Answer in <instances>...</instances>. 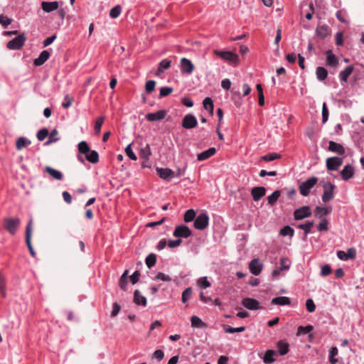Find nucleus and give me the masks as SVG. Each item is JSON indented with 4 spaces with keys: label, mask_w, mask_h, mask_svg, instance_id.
Segmentation results:
<instances>
[{
    "label": "nucleus",
    "mask_w": 364,
    "mask_h": 364,
    "mask_svg": "<svg viewBox=\"0 0 364 364\" xmlns=\"http://www.w3.org/2000/svg\"><path fill=\"white\" fill-rule=\"evenodd\" d=\"M134 301L137 305H146V299L141 295V292L139 290H136L134 294Z\"/></svg>",
    "instance_id": "bb28decb"
},
{
    "label": "nucleus",
    "mask_w": 364,
    "mask_h": 364,
    "mask_svg": "<svg viewBox=\"0 0 364 364\" xmlns=\"http://www.w3.org/2000/svg\"><path fill=\"white\" fill-rule=\"evenodd\" d=\"M59 7V4L58 1H43L41 3L42 9L47 13L51 12L58 9Z\"/></svg>",
    "instance_id": "412c9836"
},
{
    "label": "nucleus",
    "mask_w": 364,
    "mask_h": 364,
    "mask_svg": "<svg viewBox=\"0 0 364 364\" xmlns=\"http://www.w3.org/2000/svg\"><path fill=\"white\" fill-rule=\"evenodd\" d=\"M122 8L119 5L115 6L109 11V16L112 18H117L121 14Z\"/></svg>",
    "instance_id": "49530a36"
},
{
    "label": "nucleus",
    "mask_w": 364,
    "mask_h": 364,
    "mask_svg": "<svg viewBox=\"0 0 364 364\" xmlns=\"http://www.w3.org/2000/svg\"><path fill=\"white\" fill-rule=\"evenodd\" d=\"M224 331L225 333H241L243 332L245 330V326L237 327V328H233L229 326H223Z\"/></svg>",
    "instance_id": "ea45409f"
},
{
    "label": "nucleus",
    "mask_w": 364,
    "mask_h": 364,
    "mask_svg": "<svg viewBox=\"0 0 364 364\" xmlns=\"http://www.w3.org/2000/svg\"><path fill=\"white\" fill-rule=\"evenodd\" d=\"M12 20L7 16L1 14L0 15V24H1L4 27H7L11 23Z\"/></svg>",
    "instance_id": "052dcab7"
},
{
    "label": "nucleus",
    "mask_w": 364,
    "mask_h": 364,
    "mask_svg": "<svg viewBox=\"0 0 364 364\" xmlns=\"http://www.w3.org/2000/svg\"><path fill=\"white\" fill-rule=\"evenodd\" d=\"M26 40V38L25 34L21 33L17 37L9 41L6 44V47L10 50H19L23 46Z\"/></svg>",
    "instance_id": "39448f33"
},
{
    "label": "nucleus",
    "mask_w": 364,
    "mask_h": 364,
    "mask_svg": "<svg viewBox=\"0 0 364 364\" xmlns=\"http://www.w3.org/2000/svg\"><path fill=\"white\" fill-rule=\"evenodd\" d=\"M341 175L344 181H348L354 175V168L352 165H346L341 171Z\"/></svg>",
    "instance_id": "aec40b11"
},
{
    "label": "nucleus",
    "mask_w": 364,
    "mask_h": 364,
    "mask_svg": "<svg viewBox=\"0 0 364 364\" xmlns=\"http://www.w3.org/2000/svg\"><path fill=\"white\" fill-rule=\"evenodd\" d=\"M281 156L277 153H270L262 156V159L265 161H272L280 159Z\"/></svg>",
    "instance_id": "a18cd8bd"
},
{
    "label": "nucleus",
    "mask_w": 364,
    "mask_h": 364,
    "mask_svg": "<svg viewBox=\"0 0 364 364\" xmlns=\"http://www.w3.org/2000/svg\"><path fill=\"white\" fill-rule=\"evenodd\" d=\"M249 269L252 274L257 276L261 273L262 264L259 262L258 259H254L250 262Z\"/></svg>",
    "instance_id": "dca6fc26"
},
{
    "label": "nucleus",
    "mask_w": 364,
    "mask_h": 364,
    "mask_svg": "<svg viewBox=\"0 0 364 364\" xmlns=\"http://www.w3.org/2000/svg\"><path fill=\"white\" fill-rule=\"evenodd\" d=\"M281 270H288L289 269V262L287 258L282 257L280 259V267Z\"/></svg>",
    "instance_id": "bf43d9fd"
},
{
    "label": "nucleus",
    "mask_w": 364,
    "mask_h": 364,
    "mask_svg": "<svg viewBox=\"0 0 364 364\" xmlns=\"http://www.w3.org/2000/svg\"><path fill=\"white\" fill-rule=\"evenodd\" d=\"M323 188V193L322 195V200L324 203L328 202L333 198V192L336 188L335 185L329 183L322 181Z\"/></svg>",
    "instance_id": "423d86ee"
},
{
    "label": "nucleus",
    "mask_w": 364,
    "mask_h": 364,
    "mask_svg": "<svg viewBox=\"0 0 364 364\" xmlns=\"http://www.w3.org/2000/svg\"><path fill=\"white\" fill-rule=\"evenodd\" d=\"M242 305L249 310H257L261 309L259 303L255 299L245 298L242 301Z\"/></svg>",
    "instance_id": "4468645a"
},
{
    "label": "nucleus",
    "mask_w": 364,
    "mask_h": 364,
    "mask_svg": "<svg viewBox=\"0 0 364 364\" xmlns=\"http://www.w3.org/2000/svg\"><path fill=\"white\" fill-rule=\"evenodd\" d=\"M197 283L198 286L204 289L210 286V283L208 281V279L205 277L200 278Z\"/></svg>",
    "instance_id": "4d7b16f0"
},
{
    "label": "nucleus",
    "mask_w": 364,
    "mask_h": 364,
    "mask_svg": "<svg viewBox=\"0 0 364 364\" xmlns=\"http://www.w3.org/2000/svg\"><path fill=\"white\" fill-rule=\"evenodd\" d=\"M265 193L266 189L262 186L255 187L251 191L252 198L255 201L259 200L265 195Z\"/></svg>",
    "instance_id": "a211bd4d"
},
{
    "label": "nucleus",
    "mask_w": 364,
    "mask_h": 364,
    "mask_svg": "<svg viewBox=\"0 0 364 364\" xmlns=\"http://www.w3.org/2000/svg\"><path fill=\"white\" fill-rule=\"evenodd\" d=\"M354 70V67L353 65L347 66L344 70L341 71L339 74V77L341 80L343 82H347L348 77L351 75Z\"/></svg>",
    "instance_id": "cd10ccee"
},
{
    "label": "nucleus",
    "mask_w": 364,
    "mask_h": 364,
    "mask_svg": "<svg viewBox=\"0 0 364 364\" xmlns=\"http://www.w3.org/2000/svg\"><path fill=\"white\" fill-rule=\"evenodd\" d=\"M272 304L274 305H289L291 304L290 299L287 296H278L272 299Z\"/></svg>",
    "instance_id": "393cba45"
},
{
    "label": "nucleus",
    "mask_w": 364,
    "mask_h": 364,
    "mask_svg": "<svg viewBox=\"0 0 364 364\" xmlns=\"http://www.w3.org/2000/svg\"><path fill=\"white\" fill-rule=\"evenodd\" d=\"M277 348H278V351L280 353V355H285L289 351V344L282 341H279L277 343Z\"/></svg>",
    "instance_id": "473e14b6"
},
{
    "label": "nucleus",
    "mask_w": 364,
    "mask_h": 364,
    "mask_svg": "<svg viewBox=\"0 0 364 364\" xmlns=\"http://www.w3.org/2000/svg\"><path fill=\"white\" fill-rule=\"evenodd\" d=\"M58 134V132L56 129H54L51 131L48 139L45 142V146H48L51 144L52 143L56 142L59 140V139L57 137V135Z\"/></svg>",
    "instance_id": "72a5a7b5"
},
{
    "label": "nucleus",
    "mask_w": 364,
    "mask_h": 364,
    "mask_svg": "<svg viewBox=\"0 0 364 364\" xmlns=\"http://www.w3.org/2000/svg\"><path fill=\"white\" fill-rule=\"evenodd\" d=\"M313 330V326L311 325L306 326H300L298 327L296 336H301L302 334H306L310 333Z\"/></svg>",
    "instance_id": "37998d69"
},
{
    "label": "nucleus",
    "mask_w": 364,
    "mask_h": 364,
    "mask_svg": "<svg viewBox=\"0 0 364 364\" xmlns=\"http://www.w3.org/2000/svg\"><path fill=\"white\" fill-rule=\"evenodd\" d=\"M50 55V54L48 50H45L42 51L40 53L39 56L34 60L33 64L36 66L42 65L49 58Z\"/></svg>",
    "instance_id": "4be33fe9"
},
{
    "label": "nucleus",
    "mask_w": 364,
    "mask_h": 364,
    "mask_svg": "<svg viewBox=\"0 0 364 364\" xmlns=\"http://www.w3.org/2000/svg\"><path fill=\"white\" fill-rule=\"evenodd\" d=\"M281 196V191L277 190L274 191L270 196L267 197L268 203L274 205Z\"/></svg>",
    "instance_id": "f704fd0d"
},
{
    "label": "nucleus",
    "mask_w": 364,
    "mask_h": 364,
    "mask_svg": "<svg viewBox=\"0 0 364 364\" xmlns=\"http://www.w3.org/2000/svg\"><path fill=\"white\" fill-rule=\"evenodd\" d=\"M208 215L206 213H201L196 217L193 225L196 229L203 230L208 227Z\"/></svg>",
    "instance_id": "6e6552de"
},
{
    "label": "nucleus",
    "mask_w": 364,
    "mask_h": 364,
    "mask_svg": "<svg viewBox=\"0 0 364 364\" xmlns=\"http://www.w3.org/2000/svg\"><path fill=\"white\" fill-rule=\"evenodd\" d=\"M180 67L181 73L187 75L191 74L195 68L193 63L186 58H182L181 59Z\"/></svg>",
    "instance_id": "9b49d317"
},
{
    "label": "nucleus",
    "mask_w": 364,
    "mask_h": 364,
    "mask_svg": "<svg viewBox=\"0 0 364 364\" xmlns=\"http://www.w3.org/2000/svg\"><path fill=\"white\" fill-rule=\"evenodd\" d=\"M31 141L25 137L21 136L16 141V147L17 150H21L31 144Z\"/></svg>",
    "instance_id": "a878e982"
},
{
    "label": "nucleus",
    "mask_w": 364,
    "mask_h": 364,
    "mask_svg": "<svg viewBox=\"0 0 364 364\" xmlns=\"http://www.w3.org/2000/svg\"><path fill=\"white\" fill-rule=\"evenodd\" d=\"M314 222L313 221H309L304 224H301L298 225V228L299 229L304 230L305 234H308L311 232V228L314 226Z\"/></svg>",
    "instance_id": "c03bdc74"
},
{
    "label": "nucleus",
    "mask_w": 364,
    "mask_h": 364,
    "mask_svg": "<svg viewBox=\"0 0 364 364\" xmlns=\"http://www.w3.org/2000/svg\"><path fill=\"white\" fill-rule=\"evenodd\" d=\"M173 92V88L169 87H163L160 89L159 97H164L170 95Z\"/></svg>",
    "instance_id": "6e6d98bb"
},
{
    "label": "nucleus",
    "mask_w": 364,
    "mask_h": 364,
    "mask_svg": "<svg viewBox=\"0 0 364 364\" xmlns=\"http://www.w3.org/2000/svg\"><path fill=\"white\" fill-rule=\"evenodd\" d=\"M48 130L46 128L40 129L37 133V139L39 141H43L48 136Z\"/></svg>",
    "instance_id": "09e8293b"
},
{
    "label": "nucleus",
    "mask_w": 364,
    "mask_h": 364,
    "mask_svg": "<svg viewBox=\"0 0 364 364\" xmlns=\"http://www.w3.org/2000/svg\"><path fill=\"white\" fill-rule=\"evenodd\" d=\"M156 171L160 178L169 180L174 176V172L169 168H157Z\"/></svg>",
    "instance_id": "6ab92c4d"
},
{
    "label": "nucleus",
    "mask_w": 364,
    "mask_h": 364,
    "mask_svg": "<svg viewBox=\"0 0 364 364\" xmlns=\"http://www.w3.org/2000/svg\"><path fill=\"white\" fill-rule=\"evenodd\" d=\"M191 234L192 232L188 226L181 225L176 227L173 235L176 237L187 238L190 237Z\"/></svg>",
    "instance_id": "1a4fd4ad"
},
{
    "label": "nucleus",
    "mask_w": 364,
    "mask_h": 364,
    "mask_svg": "<svg viewBox=\"0 0 364 364\" xmlns=\"http://www.w3.org/2000/svg\"><path fill=\"white\" fill-rule=\"evenodd\" d=\"M4 227L11 234L15 235L17 232L18 226L20 225V219L18 218H5Z\"/></svg>",
    "instance_id": "f03ea898"
},
{
    "label": "nucleus",
    "mask_w": 364,
    "mask_h": 364,
    "mask_svg": "<svg viewBox=\"0 0 364 364\" xmlns=\"http://www.w3.org/2000/svg\"><path fill=\"white\" fill-rule=\"evenodd\" d=\"M197 124H198V121H197L196 117L191 114H186L183 117V119L182 120V123H181L182 127L184 129H188L195 128L197 126Z\"/></svg>",
    "instance_id": "9d476101"
},
{
    "label": "nucleus",
    "mask_w": 364,
    "mask_h": 364,
    "mask_svg": "<svg viewBox=\"0 0 364 364\" xmlns=\"http://www.w3.org/2000/svg\"><path fill=\"white\" fill-rule=\"evenodd\" d=\"M32 225L33 220L31 219L26 228V242L29 250V252L33 257H36V253L35 252L32 244H31V235H32Z\"/></svg>",
    "instance_id": "0eeeda50"
},
{
    "label": "nucleus",
    "mask_w": 364,
    "mask_h": 364,
    "mask_svg": "<svg viewBox=\"0 0 364 364\" xmlns=\"http://www.w3.org/2000/svg\"><path fill=\"white\" fill-rule=\"evenodd\" d=\"M78 151L85 156L86 159L92 163L96 164L99 161V154L95 150H90L87 143L85 141H80L78 145Z\"/></svg>",
    "instance_id": "f257e3e1"
},
{
    "label": "nucleus",
    "mask_w": 364,
    "mask_h": 364,
    "mask_svg": "<svg viewBox=\"0 0 364 364\" xmlns=\"http://www.w3.org/2000/svg\"><path fill=\"white\" fill-rule=\"evenodd\" d=\"M276 354L275 351L268 350L264 356V362L265 363H272L274 361V355Z\"/></svg>",
    "instance_id": "79ce46f5"
},
{
    "label": "nucleus",
    "mask_w": 364,
    "mask_h": 364,
    "mask_svg": "<svg viewBox=\"0 0 364 364\" xmlns=\"http://www.w3.org/2000/svg\"><path fill=\"white\" fill-rule=\"evenodd\" d=\"M155 86H156V82L154 80L147 81L146 83V85H145L146 92L148 94L151 93L154 90Z\"/></svg>",
    "instance_id": "603ef678"
},
{
    "label": "nucleus",
    "mask_w": 364,
    "mask_h": 364,
    "mask_svg": "<svg viewBox=\"0 0 364 364\" xmlns=\"http://www.w3.org/2000/svg\"><path fill=\"white\" fill-rule=\"evenodd\" d=\"M317 182L318 178L314 176L301 183L299 187L300 193L304 196H307L309 194L311 189L316 184Z\"/></svg>",
    "instance_id": "7ed1b4c3"
},
{
    "label": "nucleus",
    "mask_w": 364,
    "mask_h": 364,
    "mask_svg": "<svg viewBox=\"0 0 364 364\" xmlns=\"http://www.w3.org/2000/svg\"><path fill=\"white\" fill-rule=\"evenodd\" d=\"M191 326L193 328H206L207 325L199 317L193 316L191 318Z\"/></svg>",
    "instance_id": "7c9ffc66"
},
{
    "label": "nucleus",
    "mask_w": 364,
    "mask_h": 364,
    "mask_svg": "<svg viewBox=\"0 0 364 364\" xmlns=\"http://www.w3.org/2000/svg\"><path fill=\"white\" fill-rule=\"evenodd\" d=\"M326 55H327V58H326L327 65L332 66V67H336L338 65V62L336 57L333 53L332 50H327Z\"/></svg>",
    "instance_id": "c85d7f7f"
},
{
    "label": "nucleus",
    "mask_w": 364,
    "mask_h": 364,
    "mask_svg": "<svg viewBox=\"0 0 364 364\" xmlns=\"http://www.w3.org/2000/svg\"><path fill=\"white\" fill-rule=\"evenodd\" d=\"M151 154L150 146L146 144L144 147H141L140 149V157L146 161H148L149 156Z\"/></svg>",
    "instance_id": "2f4dec72"
},
{
    "label": "nucleus",
    "mask_w": 364,
    "mask_h": 364,
    "mask_svg": "<svg viewBox=\"0 0 364 364\" xmlns=\"http://www.w3.org/2000/svg\"><path fill=\"white\" fill-rule=\"evenodd\" d=\"M155 279L156 280H161L164 282H171V278L168 275H166L162 272H159L156 274V276L155 277Z\"/></svg>",
    "instance_id": "680f3d73"
},
{
    "label": "nucleus",
    "mask_w": 364,
    "mask_h": 364,
    "mask_svg": "<svg viewBox=\"0 0 364 364\" xmlns=\"http://www.w3.org/2000/svg\"><path fill=\"white\" fill-rule=\"evenodd\" d=\"M164 357V353L161 350H156L154 352L152 355L153 359H156L159 361H161Z\"/></svg>",
    "instance_id": "0e129e2a"
},
{
    "label": "nucleus",
    "mask_w": 364,
    "mask_h": 364,
    "mask_svg": "<svg viewBox=\"0 0 364 364\" xmlns=\"http://www.w3.org/2000/svg\"><path fill=\"white\" fill-rule=\"evenodd\" d=\"M294 230L290 226H285L280 230V234L282 236H293Z\"/></svg>",
    "instance_id": "de8ad7c7"
},
{
    "label": "nucleus",
    "mask_w": 364,
    "mask_h": 364,
    "mask_svg": "<svg viewBox=\"0 0 364 364\" xmlns=\"http://www.w3.org/2000/svg\"><path fill=\"white\" fill-rule=\"evenodd\" d=\"M311 215V210L309 206H303L298 208L294 212V217L295 220H302Z\"/></svg>",
    "instance_id": "f8f14e48"
},
{
    "label": "nucleus",
    "mask_w": 364,
    "mask_h": 364,
    "mask_svg": "<svg viewBox=\"0 0 364 364\" xmlns=\"http://www.w3.org/2000/svg\"><path fill=\"white\" fill-rule=\"evenodd\" d=\"M328 150L339 155L345 154L344 147L341 144H338L333 141H330L328 143Z\"/></svg>",
    "instance_id": "f3484780"
},
{
    "label": "nucleus",
    "mask_w": 364,
    "mask_h": 364,
    "mask_svg": "<svg viewBox=\"0 0 364 364\" xmlns=\"http://www.w3.org/2000/svg\"><path fill=\"white\" fill-rule=\"evenodd\" d=\"M306 307L309 312H314L316 309V306L311 299H309L306 301Z\"/></svg>",
    "instance_id": "e2e57ef3"
},
{
    "label": "nucleus",
    "mask_w": 364,
    "mask_h": 364,
    "mask_svg": "<svg viewBox=\"0 0 364 364\" xmlns=\"http://www.w3.org/2000/svg\"><path fill=\"white\" fill-rule=\"evenodd\" d=\"M73 102V98L70 96L69 95H66L64 97V102L62 103V107L63 108H68L70 107Z\"/></svg>",
    "instance_id": "864d4df0"
},
{
    "label": "nucleus",
    "mask_w": 364,
    "mask_h": 364,
    "mask_svg": "<svg viewBox=\"0 0 364 364\" xmlns=\"http://www.w3.org/2000/svg\"><path fill=\"white\" fill-rule=\"evenodd\" d=\"M146 264L148 268H151L154 267L156 262V256L154 253L149 254L146 257L145 260Z\"/></svg>",
    "instance_id": "58836bf2"
},
{
    "label": "nucleus",
    "mask_w": 364,
    "mask_h": 364,
    "mask_svg": "<svg viewBox=\"0 0 364 364\" xmlns=\"http://www.w3.org/2000/svg\"><path fill=\"white\" fill-rule=\"evenodd\" d=\"M331 273V268L329 264H326L321 268V275L326 277Z\"/></svg>",
    "instance_id": "774afa93"
},
{
    "label": "nucleus",
    "mask_w": 364,
    "mask_h": 364,
    "mask_svg": "<svg viewBox=\"0 0 364 364\" xmlns=\"http://www.w3.org/2000/svg\"><path fill=\"white\" fill-rule=\"evenodd\" d=\"M103 122H104L103 117H99L96 120L95 125V130L97 134H99L100 133L101 127L102 126Z\"/></svg>",
    "instance_id": "13d9d810"
},
{
    "label": "nucleus",
    "mask_w": 364,
    "mask_h": 364,
    "mask_svg": "<svg viewBox=\"0 0 364 364\" xmlns=\"http://www.w3.org/2000/svg\"><path fill=\"white\" fill-rule=\"evenodd\" d=\"M328 109L326 102L323 103L322 105V122L326 123L328 119Z\"/></svg>",
    "instance_id": "8fccbe9b"
},
{
    "label": "nucleus",
    "mask_w": 364,
    "mask_h": 364,
    "mask_svg": "<svg viewBox=\"0 0 364 364\" xmlns=\"http://www.w3.org/2000/svg\"><path fill=\"white\" fill-rule=\"evenodd\" d=\"M125 153L127 154V156L131 159L133 161H136L137 159V157L136 156V154L134 153V151H132V146H131V144H129L126 148H125Z\"/></svg>",
    "instance_id": "5fc2aeb1"
},
{
    "label": "nucleus",
    "mask_w": 364,
    "mask_h": 364,
    "mask_svg": "<svg viewBox=\"0 0 364 364\" xmlns=\"http://www.w3.org/2000/svg\"><path fill=\"white\" fill-rule=\"evenodd\" d=\"M336 18L342 23H347L346 19V12L343 11H338L336 14Z\"/></svg>",
    "instance_id": "69168bd1"
},
{
    "label": "nucleus",
    "mask_w": 364,
    "mask_h": 364,
    "mask_svg": "<svg viewBox=\"0 0 364 364\" xmlns=\"http://www.w3.org/2000/svg\"><path fill=\"white\" fill-rule=\"evenodd\" d=\"M171 60L168 59H164L159 63V68H162L163 70H166L171 66Z\"/></svg>",
    "instance_id": "338daca9"
},
{
    "label": "nucleus",
    "mask_w": 364,
    "mask_h": 364,
    "mask_svg": "<svg viewBox=\"0 0 364 364\" xmlns=\"http://www.w3.org/2000/svg\"><path fill=\"white\" fill-rule=\"evenodd\" d=\"M328 75V71L323 67H318L316 68V77L318 80L322 81L324 80Z\"/></svg>",
    "instance_id": "e433bc0d"
},
{
    "label": "nucleus",
    "mask_w": 364,
    "mask_h": 364,
    "mask_svg": "<svg viewBox=\"0 0 364 364\" xmlns=\"http://www.w3.org/2000/svg\"><path fill=\"white\" fill-rule=\"evenodd\" d=\"M343 160L339 157H330L326 159V167L329 171H336L342 165Z\"/></svg>",
    "instance_id": "ddd939ff"
},
{
    "label": "nucleus",
    "mask_w": 364,
    "mask_h": 364,
    "mask_svg": "<svg viewBox=\"0 0 364 364\" xmlns=\"http://www.w3.org/2000/svg\"><path fill=\"white\" fill-rule=\"evenodd\" d=\"M331 212V208L316 206L315 208V216L321 218L323 215H327Z\"/></svg>",
    "instance_id": "c756f323"
},
{
    "label": "nucleus",
    "mask_w": 364,
    "mask_h": 364,
    "mask_svg": "<svg viewBox=\"0 0 364 364\" xmlns=\"http://www.w3.org/2000/svg\"><path fill=\"white\" fill-rule=\"evenodd\" d=\"M45 171L55 180L60 181L63 179V173L60 171L55 170L50 166H46Z\"/></svg>",
    "instance_id": "b1692460"
},
{
    "label": "nucleus",
    "mask_w": 364,
    "mask_h": 364,
    "mask_svg": "<svg viewBox=\"0 0 364 364\" xmlns=\"http://www.w3.org/2000/svg\"><path fill=\"white\" fill-rule=\"evenodd\" d=\"M167 112L165 109H161L154 113H149L146 118L149 122H155L161 120L166 116Z\"/></svg>",
    "instance_id": "2eb2a0df"
},
{
    "label": "nucleus",
    "mask_w": 364,
    "mask_h": 364,
    "mask_svg": "<svg viewBox=\"0 0 364 364\" xmlns=\"http://www.w3.org/2000/svg\"><path fill=\"white\" fill-rule=\"evenodd\" d=\"M216 152V149L214 147H211L208 150L203 151L197 155V159L198 161H205L212 156H213Z\"/></svg>",
    "instance_id": "5701e85b"
},
{
    "label": "nucleus",
    "mask_w": 364,
    "mask_h": 364,
    "mask_svg": "<svg viewBox=\"0 0 364 364\" xmlns=\"http://www.w3.org/2000/svg\"><path fill=\"white\" fill-rule=\"evenodd\" d=\"M213 53L215 55L229 63L237 64L239 62L238 55L232 51H221L219 50H214Z\"/></svg>",
    "instance_id": "20e7f679"
},
{
    "label": "nucleus",
    "mask_w": 364,
    "mask_h": 364,
    "mask_svg": "<svg viewBox=\"0 0 364 364\" xmlns=\"http://www.w3.org/2000/svg\"><path fill=\"white\" fill-rule=\"evenodd\" d=\"M203 107L211 114L213 113V102L210 97H205L203 102Z\"/></svg>",
    "instance_id": "c9c22d12"
},
{
    "label": "nucleus",
    "mask_w": 364,
    "mask_h": 364,
    "mask_svg": "<svg viewBox=\"0 0 364 364\" xmlns=\"http://www.w3.org/2000/svg\"><path fill=\"white\" fill-rule=\"evenodd\" d=\"M316 32L317 35L321 37V38H325L328 35V30L327 26H321L317 27Z\"/></svg>",
    "instance_id": "a19ab883"
},
{
    "label": "nucleus",
    "mask_w": 364,
    "mask_h": 364,
    "mask_svg": "<svg viewBox=\"0 0 364 364\" xmlns=\"http://www.w3.org/2000/svg\"><path fill=\"white\" fill-rule=\"evenodd\" d=\"M192 294V289L188 287L182 293V302L186 303L190 298Z\"/></svg>",
    "instance_id": "3c124183"
},
{
    "label": "nucleus",
    "mask_w": 364,
    "mask_h": 364,
    "mask_svg": "<svg viewBox=\"0 0 364 364\" xmlns=\"http://www.w3.org/2000/svg\"><path fill=\"white\" fill-rule=\"evenodd\" d=\"M196 212L193 209H189L184 213L183 220L186 223L191 222L196 218Z\"/></svg>",
    "instance_id": "4c0bfd02"
}]
</instances>
